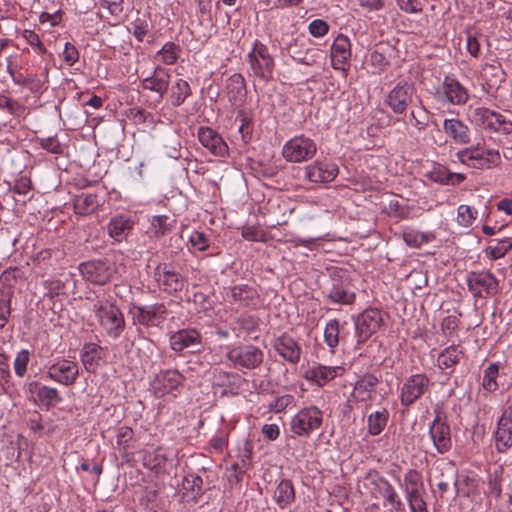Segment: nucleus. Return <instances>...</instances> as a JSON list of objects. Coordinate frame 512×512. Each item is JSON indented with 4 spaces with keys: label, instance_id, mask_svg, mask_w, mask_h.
Masks as SVG:
<instances>
[{
    "label": "nucleus",
    "instance_id": "9b49d317",
    "mask_svg": "<svg viewBox=\"0 0 512 512\" xmlns=\"http://www.w3.org/2000/svg\"><path fill=\"white\" fill-rule=\"evenodd\" d=\"M466 282L469 291L475 298H488L498 292V281L490 272H470L467 274Z\"/></svg>",
    "mask_w": 512,
    "mask_h": 512
},
{
    "label": "nucleus",
    "instance_id": "e2e57ef3",
    "mask_svg": "<svg viewBox=\"0 0 512 512\" xmlns=\"http://www.w3.org/2000/svg\"><path fill=\"white\" fill-rule=\"evenodd\" d=\"M399 8L406 13H420L423 6L419 0H396Z\"/></svg>",
    "mask_w": 512,
    "mask_h": 512
},
{
    "label": "nucleus",
    "instance_id": "c85d7f7f",
    "mask_svg": "<svg viewBox=\"0 0 512 512\" xmlns=\"http://www.w3.org/2000/svg\"><path fill=\"white\" fill-rule=\"evenodd\" d=\"M226 93L229 102L234 105H240L246 96V85L241 74L235 73L227 79Z\"/></svg>",
    "mask_w": 512,
    "mask_h": 512
},
{
    "label": "nucleus",
    "instance_id": "9d476101",
    "mask_svg": "<svg viewBox=\"0 0 512 512\" xmlns=\"http://www.w3.org/2000/svg\"><path fill=\"white\" fill-rule=\"evenodd\" d=\"M430 379L425 374H414L406 378L400 389V403L409 407L430 388Z\"/></svg>",
    "mask_w": 512,
    "mask_h": 512
},
{
    "label": "nucleus",
    "instance_id": "c9c22d12",
    "mask_svg": "<svg viewBox=\"0 0 512 512\" xmlns=\"http://www.w3.org/2000/svg\"><path fill=\"white\" fill-rule=\"evenodd\" d=\"M274 500L281 509L295 500V490L290 480L283 479L279 482L274 492Z\"/></svg>",
    "mask_w": 512,
    "mask_h": 512
},
{
    "label": "nucleus",
    "instance_id": "cd10ccee",
    "mask_svg": "<svg viewBox=\"0 0 512 512\" xmlns=\"http://www.w3.org/2000/svg\"><path fill=\"white\" fill-rule=\"evenodd\" d=\"M104 355V349L95 343H86L81 349L80 359L85 370L94 373Z\"/></svg>",
    "mask_w": 512,
    "mask_h": 512
},
{
    "label": "nucleus",
    "instance_id": "b1692460",
    "mask_svg": "<svg viewBox=\"0 0 512 512\" xmlns=\"http://www.w3.org/2000/svg\"><path fill=\"white\" fill-rule=\"evenodd\" d=\"M343 370L344 369L340 366H326L318 364L308 368L304 372L303 377L311 384L322 387L339 376Z\"/></svg>",
    "mask_w": 512,
    "mask_h": 512
},
{
    "label": "nucleus",
    "instance_id": "a19ab883",
    "mask_svg": "<svg viewBox=\"0 0 512 512\" xmlns=\"http://www.w3.org/2000/svg\"><path fill=\"white\" fill-rule=\"evenodd\" d=\"M324 342L329 347L331 352L335 351V348L340 343V323L337 319H331L327 322L324 329Z\"/></svg>",
    "mask_w": 512,
    "mask_h": 512
},
{
    "label": "nucleus",
    "instance_id": "3c124183",
    "mask_svg": "<svg viewBox=\"0 0 512 512\" xmlns=\"http://www.w3.org/2000/svg\"><path fill=\"white\" fill-rule=\"evenodd\" d=\"M30 361V352L27 349L19 351L14 359V372L18 377H23L27 372Z\"/></svg>",
    "mask_w": 512,
    "mask_h": 512
},
{
    "label": "nucleus",
    "instance_id": "680f3d73",
    "mask_svg": "<svg viewBox=\"0 0 512 512\" xmlns=\"http://www.w3.org/2000/svg\"><path fill=\"white\" fill-rule=\"evenodd\" d=\"M11 380L9 358L3 353H0V384H9Z\"/></svg>",
    "mask_w": 512,
    "mask_h": 512
},
{
    "label": "nucleus",
    "instance_id": "f3484780",
    "mask_svg": "<svg viewBox=\"0 0 512 512\" xmlns=\"http://www.w3.org/2000/svg\"><path fill=\"white\" fill-rule=\"evenodd\" d=\"M469 98L467 89L454 77L446 76L438 91V99L452 105H464Z\"/></svg>",
    "mask_w": 512,
    "mask_h": 512
},
{
    "label": "nucleus",
    "instance_id": "0e129e2a",
    "mask_svg": "<svg viewBox=\"0 0 512 512\" xmlns=\"http://www.w3.org/2000/svg\"><path fill=\"white\" fill-rule=\"evenodd\" d=\"M131 29L136 39L141 42L149 32V25L146 21L137 19L131 23Z\"/></svg>",
    "mask_w": 512,
    "mask_h": 512
},
{
    "label": "nucleus",
    "instance_id": "72a5a7b5",
    "mask_svg": "<svg viewBox=\"0 0 512 512\" xmlns=\"http://www.w3.org/2000/svg\"><path fill=\"white\" fill-rule=\"evenodd\" d=\"M404 488L407 501L416 497L424 496L425 490L421 475L410 470L404 477Z\"/></svg>",
    "mask_w": 512,
    "mask_h": 512
},
{
    "label": "nucleus",
    "instance_id": "49530a36",
    "mask_svg": "<svg viewBox=\"0 0 512 512\" xmlns=\"http://www.w3.org/2000/svg\"><path fill=\"white\" fill-rule=\"evenodd\" d=\"M498 374L499 365L497 363H492L486 368L482 382V386L486 391L493 392L497 390L498 384L496 379L498 377Z\"/></svg>",
    "mask_w": 512,
    "mask_h": 512
},
{
    "label": "nucleus",
    "instance_id": "1a4fd4ad",
    "mask_svg": "<svg viewBox=\"0 0 512 512\" xmlns=\"http://www.w3.org/2000/svg\"><path fill=\"white\" fill-rule=\"evenodd\" d=\"M323 421V412L316 406L301 409L291 421V430L301 437H308L313 431L320 428Z\"/></svg>",
    "mask_w": 512,
    "mask_h": 512
},
{
    "label": "nucleus",
    "instance_id": "052dcab7",
    "mask_svg": "<svg viewBox=\"0 0 512 512\" xmlns=\"http://www.w3.org/2000/svg\"><path fill=\"white\" fill-rule=\"evenodd\" d=\"M309 33L314 37H323L329 31V25L322 19H315L308 25Z\"/></svg>",
    "mask_w": 512,
    "mask_h": 512
},
{
    "label": "nucleus",
    "instance_id": "864d4df0",
    "mask_svg": "<svg viewBox=\"0 0 512 512\" xmlns=\"http://www.w3.org/2000/svg\"><path fill=\"white\" fill-rule=\"evenodd\" d=\"M238 119L240 121L238 132L241 135V140H242L243 144H247L252 138V133H253L252 122L247 116H245L243 114L238 115L237 120Z\"/></svg>",
    "mask_w": 512,
    "mask_h": 512
},
{
    "label": "nucleus",
    "instance_id": "c756f323",
    "mask_svg": "<svg viewBox=\"0 0 512 512\" xmlns=\"http://www.w3.org/2000/svg\"><path fill=\"white\" fill-rule=\"evenodd\" d=\"M379 380L372 374L362 376L354 385L353 395L358 401H369Z\"/></svg>",
    "mask_w": 512,
    "mask_h": 512
},
{
    "label": "nucleus",
    "instance_id": "aec40b11",
    "mask_svg": "<svg viewBox=\"0 0 512 512\" xmlns=\"http://www.w3.org/2000/svg\"><path fill=\"white\" fill-rule=\"evenodd\" d=\"M413 86L398 83L388 94L386 103L396 114H403L412 102Z\"/></svg>",
    "mask_w": 512,
    "mask_h": 512
},
{
    "label": "nucleus",
    "instance_id": "412c9836",
    "mask_svg": "<svg viewBox=\"0 0 512 512\" xmlns=\"http://www.w3.org/2000/svg\"><path fill=\"white\" fill-rule=\"evenodd\" d=\"M331 65L335 70L346 71L351 58V44L347 36L339 34L331 46Z\"/></svg>",
    "mask_w": 512,
    "mask_h": 512
},
{
    "label": "nucleus",
    "instance_id": "6e6552de",
    "mask_svg": "<svg viewBox=\"0 0 512 512\" xmlns=\"http://www.w3.org/2000/svg\"><path fill=\"white\" fill-rule=\"evenodd\" d=\"M80 373L79 365L76 361L57 357L47 367V377L63 386H72L76 383Z\"/></svg>",
    "mask_w": 512,
    "mask_h": 512
},
{
    "label": "nucleus",
    "instance_id": "4468645a",
    "mask_svg": "<svg viewBox=\"0 0 512 512\" xmlns=\"http://www.w3.org/2000/svg\"><path fill=\"white\" fill-rule=\"evenodd\" d=\"M435 418L429 425V435L438 453L444 454L451 448V430L445 418L440 412H435Z\"/></svg>",
    "mask_w": 512,
    "mask_h": 512
},
{
    "label": "nucleus",
    "instance_id": "4c0bfd02",
    "mask_svg": "<svg viewBox=\"0 0 512 512\" xmlns=\"http://www.w3.org/2000/svg\"><path fill=\"white\" fill-rule=\"evenodd\" d=\"M167 457L162 448L147 451L143 457V464L150 470L160 472L164 469Z\"/></svg>",
    "mask_w": 512,
    "mask_h": 512
},
{
    "label": "nucleus",
    "instance_id": "5701e85b",
    "mask_svg": "<svg viewBox=\"0 0 512 512\" xmlns=\"http://www.w3.org/2000/svg\"><path fill=\"white\" fill-rule=\"evenodd\" d=\"M273 347L289 363L297 364L300 361L302 348L292 336L282 334L274 340Z\"/></svg>",
    "mask_w": 512,
    "mask_h": 512
},
{
    "label": "nucleus",
    "instance_id": "7ed1b4c3",
    "mask_svg": "<svg viewBox=\"0 0 512 512\" xmlns=\"http://www.w3.org/2000/svg\"><path fill=\"white\" fill-rule=\"evenodd\" d=\"M382 323V313L377 308H368L360 313L354 320L356 349H360L377 332Z\"/></svg>",
    "mask_w": 512,
    "mask_h": 512
},
{
    "label": "nucleus",
    "instance_id": "774afa93",
    "mask_svg": "<svg viewBox=\"0 0 512 512\" xmlns=\"http://www.w3.org/2000/svg\"><path fill=\"white\" fill-rule=\"evenodd\" d=\"M23 36L31 46H34L37 48V50L40 54L46 53V48L40 41L38 34H36L34 31L24 30Z\"/></svg>",
    "mask_w": 512,
    "mask_h": 512
},
{
    "label": "nucleus",
    "instance_id": "393cba45",
    "mask_svg": "<svg viewBox=\"0 0 512 512\" xmlns=\"http://www.w3.org/2000/svg\"><path fill=\"white\" fill-rule=\"evenodd\" d=\"M496 448L504 452L512 445V407L504 409L495 432Z\"/></svg>",
    "mask_w": 512,
    "mask_h": 512
},
{
    "label": "nucleus",
    "instance_id": "a878e982",
    "mask_svg": "<svg viewBox=\"0 0 512 512\" xmlns=\"http://www.w3.org/2000/svg\"><path fill=\"white\" fill-rule=\"evenodd\" d=\"M200 143L213 155L224 157L228 154V146L220 134L209 127H201L198 131Z\"/></svg>",
    "mask_w": 512,
    "mask_h": 512
},
{
    "label": "nucleus",
    "instance_id": "4be33fe9",
    "mask_svg": "<svg viewBox=\"0 0 512 512\" xmlns=\"http://www.w3.org/2000/svg\"><path fill=\"white\" fill-rule=\"evenodd\" d=\"M170 347L175 352H181L188 348H195V351H200L201 335L195 329H182L170 336Z\"/></svg>",
    "mask_w": 512,
    "mask_h": 512
},
{
    "label": "nucleus",
    "instance_id": "69168bd1",
    "mask_svg": "<svg viewBox=\"0 0 512 512\" xmlns=\"http://www.w3.org/2000/svg\"><path fill=\"white\" fill-rule=\"evenodd\" d=\"M62 57L67 65L72 66L78 61L79 53L74 45H72L69 42H66L62 53Z\"/></svg>",
    "mask_w": 512,
    "mask_h": 512
},
{
    "label": "nucleus",
    "instance_id": "c03bdc74",
    "mask_svg": "<svg viewBox=\"0 0 512 512\" xmlns=\"http://www.w3.org/2000/svg\"><path fill=\"white\" fill-rule=\"evenodd\" d=\"M488 129L503 134H510L512 133V122L506 119L504 115L493 111Z\"/></svg>",
    "mask_w": 512,
    "mask_h": 512
},
{
    "label": "nucleus",
    "instance_id": "2f4dec72",
    "mask_svg": "<svg viewBox=\"0 0 512 512\" xmlns=\"http://www.w3.org/2000/svg\"><path fill=\"white\" fill-rule=\"evenodd\" d=\"M375 490L380 494L382 498L386 500L394 509L401 507L402 502L399 500L394 488L391 484L383 477H375L371 480Z\"/></svg>",
    "mask_w": 512,
    "mask_h": 512
},
{
    "label": "nucleus",
    "instance_id": "f704fd0d",
    "mask_svg": "<svg viewBox=\"0 0 512 512\" xmlns=\"http://www.w3.org/2000/svg\"><path fill=\"white\" fill-rule=\"evenodd\" d=\"M133 222L125 215L113 217L108 224L109 235L117 241L122 240L132 229Z\"/></svg>",
    "mask_w": 512,
    "mask_h": 512
},
{
    "label": "nucleus",
    "instance_id": "2eb2a0df",
    "mask_svg": "<svg viewBox=\"0 0 512 512\" xmlns=\"http://www.w3.org/2000/svg\"><path fill=\"white\" fill-rule=\"evenodd\" d=\"M338 173V166L326 159L316 160L305 167V178L315 184L329 183Z\"/></svg>",
    "mask_w": 512,
    "mask_h": 512
},
{
    "label": "nucleus",
    "instance_id": "f03ea898",
    "mask_svg": "<svg viewBox=\"0 0 512 512\" xmlns=\"http://www.w3.org/2000/svg\"><path fill=\"white\" fill-rule=\"evenodd\" d=\"M248 62L252 75L262 83L273 79L275 68L274 58L266 45L256 40L252 50L248 54Z\"/></svg>",
    "mask_w": 512,
    "mask_h": 512
},
{
    "label": "nucleus",
    "instance_id": "39448f33",
    "mask_svg": "<svg viewBox=\"0 0 512 512\" xmlns=\"http://www.w3.org/2000/svg\"><path fill=\"white\" fill-rule=\"evenodd\" d=\"M325 295L332 303L350 305L355 301V293L350 288V281L345 271L333 270L330 274V286Z\"/></svg>",
    "mask_w": 512,
    "mask_h": 512
},
{
    "label": "nucleus",
    "instance_id": "bf43d9fd",
    "mask_svg": "<svg viewBox=\"0 0 512 512\" xmlns=\"http://www.w3.org/2000/svg\"><path fill=\"white\" fill-rule=\"evenodd\" d=\"M40 145L43 149L53 154H62L64 152V146L55 137L42 138Z\"/></svg>",
    "mask_w": 512,
    "mask_h": 512
},
{
    "label": "nucleus",
    "instance_id": "f257e3e1",
    "mask_svg": "<svg viewBox=\"0 0 512 512\" xmlns=\"http://www.w3.org/2000/svg\"><path fill=\"white\" fill-rule=\"evenodd\" d=\"M93 311L105 334L118 339L125 329V319L120 309L108 299H98L93 304Z\"/></svg>",
    "mask_w": 512,
    "mask_h": 512
},
{
    "label": "nucleus",
    "instance_id": "473e14b6",
    "mask_svg": "<svg viewBox=\"0 0 512 512\" xmlns=\"http://www.w3.org/2000/svg\"><path fill=\"white\" fill-rule=\"evenodd\" d=\"M389 419V412L386 408H380L367 417V433L370 436H378L385 429Z\"/></svg>",
    "mask_w": 512,
    "mask_h": 512
},
{
    "label": "nucleus",
    "instance_id": "79ce46f5",
    "mask_svg": "<svg viewBox=\"0 0 512 512\" xmlns=\"http://www.w3.org/2000/svg\"><path fill=\"white\" fill-rule=\"evenodd\" d=\"M512 248V240L504 238L498 241L491 240L486 248V254L490 259L496 260L504 257Z\"/></svg>",
    "mask_w": 512,
    "mask_h": 512
},
{
    "label": "nucleus",
    "instance_id": "f8f14e48",
    "mask_svg": "<svg viewBox=\"0 0 512 512\" xmlns=\"http://www.w3.org/2000/svg\"><path fill=\"white\" fill-rule=\"evenodd\" d=\"M184 381V376L177 370L160 371L150 382V389L155 397H164L177 390Z\"/></svg>",
    "mask_w": 512,
    "mask_h": 512
},
{
    "label": "nucleus",
    "instance_id": "8fccbe9b",
    "mask_svg": "<svg viewBox=\"0 0 512 512\" xmlns=\"http://www.w3.org/2000/svg\"><path fill=\"white\" fill-rule=\"evenodd\" d=\"M160 61L166 65H172L178 58V47L173 42H167L162 49L158 52Z\"/></svg>",
    "mask_w": 512,
    "mask_h": 512
},
{
    "label": "nucleus",
    "instance_id": "13d9d810",
    "mask_svg": "<svg viewBox=\"0 0 512 512\" xmlns=\"http://www.w3.org/2000/svg\"><path fill=\"white\" fill-rule=\"evenodd\" d=\"M189 241L191 246L199 251H205L209 247V240L203 232L193 231Z\"/></svg>",
    "mask_w": 512,
    "mask_h": 512
},
{
    "label": "nucleus",
    "instance_id": "7c9ffc66",
    "mask_svg": "<svg viewBox=\"0 0 512 512\" xmlns=\"http://www.w3.org/2000/svg\"><path fill=\"white\" fill-rule=\"evenodd\" d=\"M463 356V349L459 345H451L438 355L437 366L442 370L453 369Z\"/></svg>",
    "mask_w": 512,
    "mask_h": 512
},
{
    "label": "nucleus",
    "instance_id": "37998d69",
    "mask_svg": "<svg viewBox=\"0 0 512 512\" xmlns=\"http://www.w3.org/2000/svg\"><path fill=\"white\" fill-rule=\"evenodd\" d=\"M191 95L187 81L178 79L171 89V101L174 106H180Z\"/></svg>",
    "mask_w": 512,
    "mask_h": 512
},
{
    "label": "nucleus",
    "instance_id": "4d7b16f0",
    "mask_svg": "<svg viewBox=\"0 0 512 512\" xmlns=\"http://www.w3.org/2000/svg\"><path fill=\"white\" fill-rule=\"evenodd\" d=\"M45 288L47 290L45 295L51 299L65 294V284L59 279L46 281Z\"/></svg>",
    "mask_w": 512,
    "mask_h": 512
},
{
    "label": "nucleus",
    "instance_id": "bb28decb",
    "mask_svg": "<svg viewBox=\"0 0 512 512\" xmlns=\"http://www.w3.org/2000/svg\"><path fill=\"white\" fill-rule=\"evenodd\" d=\"M443 130L456 144L466 145L471 141L469 127L458 118L445 119L443 122Z\"/></svg>",
    "mask_w": 512,
    "mask_h": 512
},
{
    "label": "nucleus",
    "instance_id": "a18cd8bd",
    "mask_svg": "<svg viewBox=\"0 0 512 512\" xmlns=\"http://www.w3.org/2000/svg\"><path fill=\"white\" fill-rule=\"evenodd\" d=\"M492 113H493V111L488 108L476 107V108L470 109L469 118L477 126H480L484 129H488Z\"/></svg>",
    "mask_w": 512,
    "mask_h": 512
},
{
    "label": "nucleus",
    "instance_id": "58836bf2",
    "mask_svg": "<svg viewBox=\"0 0 512 512\" xmlns=\"http://www.w3.org/2000/svg\"><path fill=\"white\" fill-rule=\"evenodd\" d=\"M230 296L235 303L249 306L256 297V290L248 285H238L231 288Z\"/></svg>",
    "mask_w": 512,
    "mask_h": 512
},
{
    "label": "nucleus",
    "instance_id": "09e8293b",
    "mask_svg": "<svg viewBox=\"0 0 512 512\" xmlns=\"http://www.w3.org/2000/svg\"><path fill=\"white\" fill-rule=\"evenodd\" d=\"M432 235L423 234L415 230H406L403 232V240L413 248L420 247L423 243H427L432 239Z\"/></svg>",
    "mask_w": 512,
    "mask_h": 512
},
{
    "label": "nucleus",
    "instance_id": "338daca9",
    "mask_svg": "<svg viewBox=\"0 0 512 512\" xmlns=\"http://www.w3.org/2000/svg\"><path fill=\"white\" fill-rule=\"evenodd\" d=\"M242 237L248 241H261L264 232L256 226H247L242 229Z\"/></svg>",
    "mask_w": 512,
    "mask_h": 512
},
{
    "label": "nucleus",
    "instance_id": "6ab92c4d",
    "mask_svg": "<svg viewBox=\"0 0 512 512\" xmlns=\"http://www.w3.org/2000/svg\"><path fill=\"white\" fill-rule=\"evenodd\" d=\"M153 277L158 287L169 294L181 291L184 287L181 275L168 264H159L154 270Z\"/></svg>",
    "mask_w": 512,
    "mask_h": 512
},
{
    "label": "nucleus",
    "instance_id": "de8ad7c7",
    "mask_svg": "<svg viewBox=\"0 0 512 512\" xmlns=\"http://www.w3.org/2000/svg\"><path fill=\"white\" fill-rule=\"evenodd\" d=\"M477 217V211L468 206L460 205L457 209V223L462 227H470Z\"/></svg>",
    "mask_w": 512,
    "mask_h": 512
},
{
    "label": "nucleus",
    "instance_id": "423d86ee",
    "mask_svg": "<svg viewBox=\"0 0 512 512\" xmlns=\"http://www.w3.org/2000/svg\"><path fill=\"white\" fill-rule=\"evenodd\" d=\"M456 156L462 164L476 169H490L501 162L500 153L492 149L466 148Z\"/></svg>",
    "mask_w": 512,
    "mask_h": 512
},
{
    "label": "nucleus",
    "instance_id": "0eeeda50",
    "mask_svg": "<svg viewBox=\"0 0 512 512\" xmlns=\"http://www.w3.org/2000/svg\"><path fill=\"white\" fill-rule=\"evenodd\" d=\"M226 358L235 368H258L264 358L263 351L255 345L246 344L228 348Z\"/></svg>",
    "mask_w": 512,
    "mask_h": 512
},
{
    "label": "nucleus",
    "instance_id": "ddd939ff",
    "mask_svg": "<svg viewBox=\"0 0 512 512\" xmlns=\"http://www.w3.org/2000/svg\"><path fill=\"white\" fill-rule=\"evenodd\" d=\"M81 275L90 283L105 285L114 273V267L105 260H92L79 265Z\"/></svg>",
    "mask_w": 512,
    "mask_h": 512
},
{
    "label": "nucleus",
    "instance_id": "a211bd4d",
    "mask_svg": "<svg viewBox=\"0 0 512 512\" xmlns=\"http://www.w3.org/2000/svg\"><path fill=\"white\" fill-rule=\"evenodd\" d=\"M166 314L167 309L163 303L135 306L132 310L134 321L146 327L159 326L164 321Z\"/></svg>",
    "mask_w": 512,
    "mask_h": 512
},
{
    "label": "nucleus",
    "instance_id": "ea45409f",
    "mask_svg": "<svg viewBox=\"0 0 512 512\" xmlns=\"http://www.w3.org/2000/svg\"><path fill=\"white\" fill-rule=\"evenodd\" d=\"M36 385V397L38 401L46 406V407H52L56 405L57 403L61 402V397L59 395V392L56 388L49 387L46 385Z\"/></svg>",
    "mask_w": 512,
    "mask_h": 512
},
{
    "label": "nucleus",
    "instance_id": "6e6d98bb",
    "mask_svg": "<svg viewBox=\"0 0 512 512\" xmlns=\"http://www.w3.org/2000/svg\"><path fill=\"white\" fill-rule=\"evenodd\" d=\"M0 109H5L10 114L17 116L24 112V106L3 94H0Z\"/></svg>",
    "mask_w": 512,
    "mask_h": 512
},
{
    "label": "nucleus",
    "instance_id": "5fc2aeb1",
    "mask_svg": "<svg viewBox=\"0 0 512 512\" xmlns=\"http://www.w3.org/2000/svg\"><path fill=\"white\" fill-rule=\"evenodd\" d=\"M116 449L119 451H125L128 447V443L133 438V431L131 428L123 426L117 431Z\"/></svg>",
    "mask_w": 512,
    "mask_h": 512
},
{
    "label": "nucleus",
    "instance_id": "e433bc0d",
    "mask_svg": "<svg viewBox=\"0 0 512 512\" xmlns=\"http://www.w3.org/2000/svg\"><path fill=\"white\" fill-rule=\"evenodd\" d=\"M97 195L91 193H82L74 200V210L80 215H89L98 208Z\"/></svg>",
    "mask_w": 512,
    "mask_h": 512
},
{
    "label": "nucleus",
    "instance_id": "603ef678",
    "mask_svg": "<svg viewBox=\"0 0 512 512\" xmlns=\"http://www.w3.org/2000/svg\"><path fill=\"white\" fill-rule=\"evenodd\" d=\"M428 178L433 182L441 184H454L453 173L444 167H437L428 173Z\"/></svg>",
    "mask_w": 512,
    "mask_h": 512
},
{
    "label": "nucleus",
    "instance_id": "dca6fc26",
    "mask_svg": "<svg viewBox=\"0 0 512 512\" xmlns=\"http://www.w3.org/2000/svg\"><path fill=\"white\" fill-rule=\"evenodd\" d=\"M170 71L160 65L154 67L151 74L141 76V87L156 93L160 99L167 93L170 85Z\"/></svg>",
    "mask_w": 512,
    "mask_h": 512
},
{
    "label": "nucleus",
    "instance_id": "20e7f679",
    "mask_svg": "<svg viewBox=\"0 0 512 512\" xmlns=\"http://www.w3.org/2000/svg\"><path fill=\"white\" fill-rule=\"evenodd\" d=\"M317 152L315 141L305 135L295 136L282 148L284 159L291 163H301L314 157Z\"/></svg>",
    "mask_w": 512,
    "mask_h": 512
}]
</instances>
